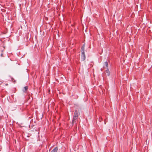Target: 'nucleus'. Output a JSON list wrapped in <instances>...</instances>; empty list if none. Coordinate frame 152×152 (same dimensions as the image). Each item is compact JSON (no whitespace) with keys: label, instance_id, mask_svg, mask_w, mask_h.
Here are the masks:
<instances>
[{"label":"nucleus","instance_id":"nucleus-1","mask_svg":"<svg viewBox=\"0 0 152 152\" xmlns=\"http://www.w3.org/2000/svg\"><path fill=\"white\" fill-rule=\"evenodd\" d=\"M78 117V112L77 110H75L74 113V117L73 118L72 124H73L74 122L76 121V120L77 119Z\"/></svg>","mask_w":152,"mask_h":152},{"label":"nucleus","instance_id":"nucleus-2","mask_svg":"<svg viewBox=\"0 0 152 152\" xmlns=\"http://www.w3.org/2000/svg\"><path fill=\"white\" fill-rule=\"evenodd\" d=\"M82 49L83 50V52L82 53V57L83 58V60H85V54H84V52L83 51V50H84V48L83 47Z\"/></svg>","mask_w":152,"mask_h":152},{"label":"nucleus","instance_id":"nucleus-3","mask_svg":"<svg viewBox=\"0 0 152 152\" xmlns=\"http://www.w3.org/2000/svg\"><path fill=\"white\" fill-rule=\"evenodd\" d=\"M28 89V87L27 86H25L24 87L23 89V91L24 92H25Z\"/></svg>","mask_w":152,"mask_h":152},{"label":"nucleus","instance_id":"nucleus-4","mask_svg":"<svg viewBox=\"0 0 152 152\" xmlns=\"http://www.w3.org/2000/svg\"><path fill=\"white\" fill-rule=\"evenodd\" d=\"M58 150L57 147L54 148L51 151V152H57Z\"/></svg>","mask_w":152,"mask_h":152},{"label":"nucleus","instance_id":"nucleus-5","mask_svg":"<svg viewBox=\"0 0 152 152\" xmlns=\"http://www.w3.org/2000/svg\"><path fill=\"white\" fill-rule=\"evenodd\" d=\"M108 63L107 61L104 62V67H107L108 66Z\"/></svg>","mask_w":152,"mask_h":152},{"label":"nucleus","instance_id":"nucleus-6","mask_svg":"<svg viewBox=\"0 0 152 152\" xmlns=\"http://www.w3.org/2000/svg\"><path fill=\"white\" fill-rule=\"evenodd\" d=\"M106 72L108 76H109L110 74V72L108 69H107L106 70Z\"/></svg>","mask_w":152,"mask_h":152},{"label":"nucleus","instance_id":"nucleus-7","mask_svg":"<svg viewBox=\"0 0 152 152\" xmlns=\"http://www.w3.org/2000/svg\"><path fill=\"white\" fill-rule=\"evenodd\" d=\"M2 55H3V54H2H2H1V56H2Z\"/></svg>","mask_w":152,"mask_h":152}]
</instances>
